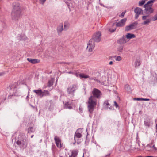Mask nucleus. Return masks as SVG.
<instances>
[{"instance_id": "obj_47", "label": "nucleus", "mask_w": 157, "mask_h": 157, "mask_svg": "<svg viewBox=\"0 0 157 157\" xmlns=\"http://www.w3.org/2000/svg\"><path fill=\"white\" fill-rule=\"evenodd\" d=\"M155 128L156 129V132H157V123L156 124H155Z\"/></svg>"}, {"instance_id": "obj_55", "label": "nucleus", "mask_w": 157, "mask_h": 157, "mask_svg": "<svg viewBox=\"0 0 157 157\" xmlns=\"http://www.w3.org/2000/svg\"><path fill=\"white\" fill-rule=\"evenodd\" d=\"M101 6L102 5V4H100Z\"/></svg>"}, {"instance_id": "obj_44", "label": "nucleus", "mask_w": 157, "mask_h": 157, "mask_svg": "<svg viewBox=\"0 0 157 157\" xmlns=\"http://www.w3.org/2000/svg\"><path fill=\"white\" fill-rule=\"evenodd\" d=\"M77 140H76V143H77L78 144H79L80 143V142H79V141H77ZM75 143H76V142H75H75H74V143H73V144H75Z\"/></svg>"}, {"instance_id": "obj_34", "label": "nucleus", "mask_w": 157, "mask_h": 157, "mask_svg": "<svg viewBox=\"0 0 157 157\" xmlns=\"http://www.w3.org/2000/svg\"><path fill=\"white\" fill-rule=\"evenodd\" d=\"M114 58L116 61H120L121 60V58L120 56H114Z\"/></svg>"}, {"instance_id": "obj_18", "label": "nucleus", "mask_w": 157, "mask_h": 157, "mask_svg": "<svg viewBox=\"0 0 157 157\" xmlns=\"http://www.w3.org/2000/svg\"><path fill=\"white\" fill-rule=\"evenodd\" d=\"M125 36L127 39H128L130 40L131 39L135 37V36L134 34L130 33H128Z\"/></svg>"}, {"instance_id": "obj_8", "label": "nucleus", "mask_w": 157, "mask_h": 157, "mask_svg": "<svg viewBox=\"0 0 157 157\" xmlns=\"http://www.w3.org/2000/svg\"><path fill=\"white\" fill-rule=\"evenodd\" d=\"M9 92L10 94L8 96L9 98H11L12 96L13 95L17 96L19 95L18 94H17V89L16 88H11L9 90Z\"/></svg>"}, {"instance_id": "obj_35", "label": "nucleus", "mask_w": 157, "mask_h": 157, "mask_svg": "<svg viewBox=\"0 0 157 157\" xmlns=\"http://www.w3.org/2000/svg\"><path fill=\"white\" fill-rule=\"evenodd\" d=\"M34 131V130L33 129V128L32 127H30L28 129V132L31 133L33 132Z\"/></svg>"}, {"instance_id": "obj_26", "label": "nucleus", "mask_w": 157, "mask_h": 157, "mask_svg": "<svg viewBox=\"0 0 157 157\" xmlns=\"http://www.w3.org/2000/svg\"><path fill=\"white\" fill-rule=\"evenodd\" d=\"M140 63L139 59H136L135 63V67H136L139 66V65H140Z\"/></svg>"}, {"instance_id": "obj_45", "label": "nucleus", "mask_w": 157, "mask_h": 157, "mask_svg": "<svg viewBox=\"0 0 157 157\" xmlns=\"http://www.w3.org/2000/svg\"><path fill=\"white\" fill-rule=\"evenodd\" d=\"M62 30H58V33L59 34V33H61V31Z\"/></svg>"}, {"instance_id": "obj_50", "label": "nucleus", "mask_w": 157, "mask_h": 157, "mask_svg": "<svg viewBox=\"0 0 157 157\" xmlns=\"http://www.w3.org/2000/svg\"><path fill=\"white\" fill-rule=\"evenodd\" d=\"M33 136H34V135H32V136H31V138H33Z\"/></svg>"}, {"instance_id": "obj_24", "label": "nucleus", "mask_w": 157, "mask_h": 157, "mask_svg": "<svg viewBox=\"0 0 157 157\" xmlns=\"http://www.w3.org/2000/svg\"><path fill=\"white\" fill-rule=\"evenodd\" d=\"M134 100H137V101H149L150 99H149L147 98H134L133 99Z\"/></svg>"}, {"instance_id": "obj_5", "label": "nucleus", "mask_w": 157, "mask_h": 157, "mask_svg": "<svg viewBox=\"0 0 157 157\" xmlns=\"http://www.w3.org/2000/svg\"><path fill=\"white\" fill-rule=\"evenodd\" d=\"M101 34L100 32L98 31L95 33L91 39L95 42H99L101 41Z\"/></svg>"}, {"instance_id": "obj_7", "label": "nucleus", "mask_w": 157, "mask_h": 157, "mask_svg": "<svg viewBox=\"0 0 157 157\" xmlns=\"http://www.w3.org/2000/svg\"><path fill=\"white\" fill-rule=\"evenodd\" d=\"M18 138L21 140H17L16 144L18 145H20L21 143L24 144V140L25 139V134L24 133L21 132L18 136Z\"/></svg>"}, {"instance_id": "obj_22", "label": "nucleus", "mask_w": 157, "mask_h": 157, "mask_svg": "<svg viewBox=\"0 0 157 157\" xmlns=\"http://www.w3.org/2000/svg\"><path fill=\"white\" fill-rule=\"evenodd\" d=\"M64 107L65 108L71 109L72 108V105L70 102H67L66 103Z\"/></svg>"}, {"instance_id": "obj_23", "label": "nucleus", "mask_w": 157, "mask_h": 157, "mask_svg": "<svg viewBox=\"0 0 157 157\" xmlns=\"http://www.w3.org/2000/svg\"><path fill=\"white\" fill-rule=\"evenodd\" d=\"M54 81V79L53 78H52L50 80H49L48 83V86L50 87L52 86L53 84Z\"/></svg>"}, {"instance_id": "obj_3", "label": "nucleus", "mask_w": 157, "mask_h": 157, "mask_svg": "<svg viewBox=\"0 0 157 157\" xmlns=\"http://www.w3.org/2000/svg\"><path fill=\"white\" fill-rule=\"evenodd\" d=\"M155 0H150L144 5L145 8V13L147 14H150L153 12V10L151 8L152 3Z\"/></svg>"}, {"instance_id": "obj_41", "label": "nucleus", "mask_w": 157, "mask_h": 157, "mask_svg": "<svg viewBox=\"0 0 157 157\" xmlns=\"http://www.w3.org/2000/svg\"><path fill=\"white\" fill-rule=\"evenodd\" d=\"M152 19L153 21L156 20H157V15H156L154 17L152 18Z\"/></svg>"}, {"instance_id": "obj_11", "label": "nucleus", "mask_w": 157, "mask_h": 157, "mask_svg": "<svg viewBox=\"0 0 157 157\" xmlns=\"http://www.w3.org/2000/svg\"><path fill=\"white\" fill-rule=\"evenodd\" d=\"M142 19L144 20L143 24L144 25L148 24L151 21V19L149 15L144 16L142 17Z\"/></svg>"}, {"instance_id": "obj_36", "label": "nucleus", "mask_w": 157, "mask_h": 157, "mask_svg": "<svg viewBox=\"0 0 157 157\" xmlns=\"http://www.w3.org/2000/svg\"><path fill=\"white\" fill-rule=\"evenodd\" d=\"M144 124L146 126L149 127L150 125V123L147 121H144Z\"/></svg>"}, {"instance_id": "obj_1", "label": "nucleus", "mask_w": 157, "mask_h": 157, "mask_svg": "<svg viewBox=\"0 0 157 157\" xmlns=\"http://www.w3.org/2000/svg\"><path fill=\"white\" fill-rule=\"evenodd\" d=\"M92 92L93 95L89 97L88 101V109L90 114L93 113L96 105L97 99L100 98L102 95L101 91L95 88L93 89Z\"/></svg>"}, {"instance_id": "obj_14", "label": "nucleus", "mask_w": 157, "mask_h": 157, "mask_svg": "<svg viewBox=\"0 0 157 157\" xmlns=\"http://www.w3.org/2000/svg\"><path fill=\"white\" fill-rule=\"evenodd\" d=\"M54 140L57 147L59 148L61 147H62V145L61 144V140L59 138L55 136Z\"/></svg>"}, {"instance_id": "obj_37", "label": "nucleus", "mask_w": 157, "mask_h": 157, "mask_svg": "<svg viewBox=\"0 0 157 157\" xmlns=\"http://www.w3.org/2000/svg\"><path fill=\"white\" fill-rule=\"evenodd\" d=\"M80 74H79L78 73H77V71H75L74 75L77 77H79V75Z\"/></svg>"}, {"instance_id": "obj_20", "label": "nucleus", "mask_w": 157, "mask_h": 157, "mask_svg": "<svg viewBox=\"0 0 157 157\" xmlns=\"http://www.w3.org/2000/svg\"><path fill=\"white\" fill-rule=\"evenodd\" d=\"M27 60L29 62L33 64H35L38 62V60L36 59H32L31 58H28Z\"/></svg>"}, {"instance_id": "obj_49", "label": "nucleus", "mask_w": 157, "mask_h": 157, "mask_svg": "<svg viewBox=\"0 0 157 157\" xmlns=\"http://www.w3.org/2000/svg\"><path fill=\"white\" fill-rule=\"evenodd\" d=\"M94 78L93 77H91L90 78V80H94Z\"/></svg>"}, {"instance_id": "obj_9", "label": "nucleus", "mask_w": 157, "mask_h": 157, "mask_svg": "<svg viewBox=\"0 0 157 157\" xmlns=\"http://www.w3.org/2000/svg\"><path fill=\"white\" fill-rule=\"evenodd\" d=\"M128 41L124 35H123L121 38H120L117 41V43L119 44L122 45L126 43Z\"/></svg>"}, {"instance_id": "obj_10", "label": "nucleus", "mask_w": 157, "mask_h": 157, "mask_svg": "<svg viewBox=\"0 0 157 157\" xmlns=\"http://www.w3.org/2000/svg\"><path fill=\"white\" fill-rule=\"evenodd\" d=\"M134 11L136 13L135 18L136 19L138 18L139 15L143 13V11L142 9L139 7L136 8L134 10Z\"/></svg>"}, {"instance_id": "obj_31", "label": "nucleus", "mask_w": 157, "mask_h": 157, "mask_svg": "<svg viewBox=\"0 0 157 157\" xmlns=\"http://www.w3.org/2000/svg\"><path fill=\"white\" fill-rule=\"evenodd\" d=\"M69 26V23L67 22H65L64 24V29H68Z\"/></svg>"}, {"instance_id": "obj_16", "label": "nucleus", "mask_w": 157, "mask_h": 157, "mask_svg": "<svg viewBox=\"0 0 157 157\" xmlns=\"http://www.w3.org/2000/svg\"><path fill=\"white\" fill-rule=\"evenodd\" d=\"M145 149L146 150L148 151H151L153 149H154L155 150H156V147H154V145H153L152 144L147 145Z\"/></svg>"}, {"instance_id": "obj_32", "label": "nucleus", "mask_w": 157, "mask_h": 157, "mask_svg": "<svg viewBox=\"0 0 157 157\" xmlns=\"http://www.w3.org/2000/svg\"><path fill=\"white\" fill-rule=\"evenodd\" d=\"M43 97L44 96L48 95L49 94V92L47 90H44L42 92Z\"/></svg>"}, {"instance_id": "obj_27", "label": "nucleus", "mask_w": 157, "mask_h": 157, "mask_svg": "<svg viewBox=\"0 0 157 157\" xmlns=\"http://www.w3.org/2000/svg\"><path fill=\"white\" fill-rule=\"evenodd\" d=\"M79 77L80 78H89V76L88 75H86L84 74H81L79 75Z\"/></svg>"}, {"instance_id": "obj_54", "label": "nucleus", "mask_w": 157, "mask_h": 157, "mask_svg": "<svg viewBox=\"0 0 157 157\" xmlns=\"http://www.w3.org/2000/svg\"><path fill=\"white\" fill-rule=\"evenodd\" d=\"M28 96H27V98H28Z\"/></svg>"}, {"instance_id": "obj_42", "label": "nucleus", "mask_w": 157, "mask_h": 157, "mask_svg": "<svg viewBox=\"0 0 157 157\" xmlns=\"http://www.w3.org/2000/svg\"><path fill=\"white\" fill-rule=\"evenodd\" d=\"M114 105L117 108L118 107V105L116 101H114Z\"/></svg>"}, {"instance_id": "obj_13", "label": "nucleus", "mask_w": 157, "mask_h": 157, "mask_svg": "<svg viewBox=\"0 0 157 157\" xmlns=\"http://www.w3.org/2000/svg\"><path fill=\"white\" fill-rule=\"evenodd\" d=\"M137 26V23L136 22H133L129 25L126 27L125 29H132L136 28Z\"/></svg>"}, {"instance_id": "obj_38", "label": "nucleus", "mask_w": 157, "mask_h": 157, "mask_svg": "<svg viewBox=\"0 0 157 157\" xmlns=\"http://www.w3.org/2000/svg\"><path fill=\"white\" fill-rule=\"evenodd\" d=\"M46 0H39V3L41 4H42V5H43L44 4V2H45V1H46Z\"/></svg>"}, {"instance_id": "obj_21", "label": "nucleus", "mask_w": 157, "mask_h": 157, "mask_svg": "<svg viewBox=\"0 0 157 157\" xmlns=\"http://www.w3.org/2000/svg\"><path fill=\"white\" fill-rule=\"evenodd\" d=\"M19 39L20 40L26 41L27 39V38L24 34H22L19 35Z\"/></svg>"}, {"instance_id": "obj_46", "label": "nucleus", "mask_w": 157, "mask_h": 157, "mask_svg": "<svg viewBox=\"0 0 157 157\" xmlns=\"http://www.w3.org/2000/svg\"><path fill=\"white\" fill-rule=\"evenodd\" d=\"M110 33H113L115 31V30H109Z\"/></svg>"}, {"instance_id": "obj_52", "label": "nucleus", "mask_w": 157, "mask_h": 157, "mask_svg": "<svg viewBox=\"0 0 157 157\" xmlns=\"http://www.w3.org/2000/svg\"><path fill=\"white\" fill-rule=\"evenodd\" d=\"M1 75H2V74L0 73V76H1Z\"/></svg>"}, {"instance_id": "obj_43", "label": "nucleus", "mask_w": 157, "mask_h": 157, "mask_svg": "<svg viewBox=\"0 0 157 157\" xmlns=\"http://www.w3.org/2000/svg\"><path fill=\"white\" fill-rule=\"evenodd\" d=\"M94 80H95V81H96L97 82H99V83H100V81L99 80H98L96 78H94Z\"/></svg>"}, {"instance_id": "obj_29", "label": "nucleus", "mask_w": 157, "mask_h": 157, "mask_svg": "<svg viewBox=\"0 0 157 157\" xmlns=\"http://www.w3.org/2000/svg\"><path fill=\"white\" fill-rule=\"evenodd\" d=\"M124 47L123 46L121 45L119 46L118 48H117V50L118 51H119L120 52H121L123 51V49Z\"/></svg>"}, {"instance_id": "obj_48", "label": "nucleus", "mask_w": 157, "mask_h": 157, "mask_svg": "<svg viewBox=\"0 0 157 157\" xmlns=\"http://www.w3.org/2000/svg\"><path fill=\"white\" fill-rule=\"evenodd\" d=\"M113 62H112V61H110V62H109V64L110 65H111V64H113Z\"/></svg>"}, {"instance_id": "obj_4", "label": "nucleus", "mask_w": 157, "mask_h": 157, "mask_svg": "<svg viewBox=\"0 0 157 157\" xmlns=\"http://www.w3.org/2000/svg\"><path fill=\"white\" fill-rule=\"evenodd\" d=\"M95 46V43L93 40L90 39L89 41L87 47V50L89 52H92Z\"/></svg>"}, {"instance_id": "obj_51", "label": "nucleus", "mask_w": 157, "mask_h": 157, "mask_svg": "<svg viewBox=\"0 0 157 157\" xmlns=\"http://www.w3.org/2000/svg\"><path fill=\"white\" fill-rule=\"evenodd\" d=\"M110 155V154H109L107 155H106V156H109Z\"/></svg>"}, {"instance_id": "obj_28", "label": "nucleus", "mask_w": 157, "mask_h": 157, "mask_svg": "<svg viewBox=\"0 0 157 157\" xmlns=\"http://www.w3.org/2000/svg\"><path fill=\"white\" fill-rule=\"evenodd\" d=\"M125 90L128 91L130 92L131 91V90L129 86L128 85H126L125 86Z\"/></svg>"}, {"instance_id": "obj_53", "label": "nucleus", "mask_w": 157, "mask_h": 157, "mask_svg": "<svg viewBox=\"0 0 157 157\" xmlns=\"http://www.w3.org/2000/svg\"><path fill=\"white\" fill-rule=\"evenodd\" d=\"M67 64H69L70 63H67Z\"/></svg>"}, {"instance_id": "obj_2", "label": "nucleus", "mask_w": 157, "mask_h": 157, "mask_svg": "<svg viewBox=\"0 0 157 157\" xmlns=\"http://www.w3.org/2000/svg\"><path fill=\"white\" fill-rule=\"evenodd\" d=\"M21 11L20 5L17 2L13 4V10L11 13V17L13 20H16L20 18Z\"/></svg>"}, {"instance_id": "obj_12", "label": "nucleus", "mask_w": 157, "mask_h": 157, "mask_svg": "<svg viewBox=\"0 0 157 157\" xmlns=\"http://www.w3.org/2000/svg\"><path fill=\"white\" fill-rule=\"evenodd\" d=\"M126 20V18L123 19L118 22L116 23L115 25L117 27H122L124 25Z\"/></svg>"}, {"instance_id": "obj_25", "label": "nucleus", "mask_w": 157, "mask_h": 157, "mask_svg": "<svg viewBox=\"0 0 157 157\" xmlns=\"http://www.w3.org/2000/svg\"><path fill=\"white\" fill-rule=\"evenodd\" d=\"M77 155V153L75 151H73L71 152V155L69 157H76Z\"/></svg>"}, {"instance_id": "obj_15", "label": "nucleus", "mask_w": 157, "mask_h": 157, "mask_svg": "<svg viewBox=\"0 0 157 157\" xmlns=\"http://www.w3.org/2000/svg\"><path fill=\"white\" fill-rule=\"evenodd\" d=\"M104 105L106 109H109L110 110H112L113 107L111 106L110 104L107 101H105L104 103Z\"/></svg>"}, {"instance_id": "obj_17", "label": "nucleus", "mask_w": 157, "mask_h": 157, "mask_svg": "<svg viewBox=\"0 0 157 157\" xmlns=\"http://www.w3.org/2000/svg\"><path fill=\"white\" fill-rule=\"evenodd\" d=\"M33 91L36 93L38 96H39L40 97H43L42 91L40 89L37 90H34Z\"/></svg>"}, {"instance_id": "obj_30", "label": "nucleus", "mask_w": 157, "mask_h": 157, "mask_svg": "<svg viewBox=\"0 0 157 157\" xmlns=\"http://www.w3.org/2000/svg\"><path fill=\"white\" fill-rule=\"evenodd\" d=\"M145 1L144 0H142L140 1L139 2V6H141L143 5L145 3Z\"/></svg>"}, {"instance_id": "obj_19", "label": "nucleus", "mask_w": 157, "mask_h": 157, "mask_svg": "<svg viewBox=\"0 0 157 157\" xmlns=\"http://www.w3.org/2000/svg\"><path fill=\"white\" fill-rule=\"evenodd\" d=\"M81 134L79 132H78L77 131L75 134L74 140L75 142H76V140H78L77 138H79L81 137Z\"/></svg>"}, {"instance_id": "obj_39", "label": "nucleus", "mask_w": 157, "mask_h": 157, "mask_svg": "<svg viewBox=\"0 0 157 157\" xmlns=\"http://www.w3.org/2000/svg\"><path fill=\"white\" fill-rule=\"evenodd\" d=\"M125 14V12H123L121 14L119 15V16L121 17V18H123Z\"/></svg>"}, {"instance_id": "obj_6", "label": "nucleus", "mask_w": 157, "mask_h": 157, "mask_svg": "<svg viewBox=\"0 0 157 157\" xmlns=\"http://www.w3.org/2000/svg\"><path fill=\"white\" fill-rule=\"evenodd\" d=\"M77 89V86L76 85L73 84L70 86L67 89L68 94L73 96L74 94Z\"/></svg>"}, {"instance_id": "obj_33", "label": "nucleus", "mask_w": 157, "mask_h": 157, "mask_svg": "<svg viewBox=\"0 0 157 157\" xmlns=\"http://www.w3.org/2000/svg\"><path fill=\"white\" fill-rule=\"evenodd\" d=\"M57 29H63V24L60 23L59 25L57 28Z\"/></svg>"}, {"instance_id": "obj_40", "label": "nucleus", "mask_w": 157, "mask_h": 157, "mask_svg": "<svg viewBox=\"0 0 157 157\" xmlns=\"http://www.w3.org/2000/svg\"><path fill=\"white\" fill-rule=\"evenodd\" d=\"M75 71H68V72H66L67 73H68V74H71L73 75H74V73L75 72Z\"/></svg>"}]
</instances>
